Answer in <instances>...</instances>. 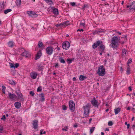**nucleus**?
Here are the masks:
<instances>
[{
    "mask_svg": "<svg viewBox=\"0 0 135 135\" xmlns=\"http://www.w3.org/2000/svg\"><path fill=\"white\" fill-rule=\"evenodd\" d=\"M119 40L117 37H113L111 40V43L110 46L113 48V49H116L118 47V45Z\"/></svg>",
    "mask_w": 135,
    "mask_h": 135,
    "instance_id": "1",
    "label": "nucleus"
},
{
    "mask_svg": "<svg viewBox=\"0 0 135 135\" xmlns=\"http://www.w3.org/2000/svg\"><path fill=\"white\" fill-rule=\"evenodd\" d=\"M91 105L90 104H88L83 107L84 109V115L85 117L88 116V114L89 112V110L90 109Z\"/></svg>",
    "mask_w": 135,
    "mask_h": 135,
    "instance_id": "2",
    "label": "nucleus"
},
{
    "mask_svg": "<svg viewBox=\"0 0 135 135\" xmlns=\"http://www.w3.org/2000/svg\"><path fill=\"white\" fill-rule=\"evenodd\" d=\"M127 10L129 12H133L135 11V1H133L131 4L127 6Z\"/></svg>",
    "mask_w": 135,
    "mask_h": 135,
    "instance_id": "3",
    "label": "nucleus"
},
{
    "mask_svg": "<svg viewBox=\"0 0 135 135\" xmlns=\"http://www.w3.org/2000/svg\"><path fill=\"white\" fill-rule=\"evenodd\" d=\"M97 73L99 76H103L105 74V69L103 66L99 68L98 69Z\"/></svg>",
    "mask_w": 135,
    "mask_h": 135,
    "instance_id": "4",
    "label": "nucleus"
},
{
    "mask_svg": "<svg viewBox=\"0 0 135 135\" xmlns=\"http://www.w3.org/2000/svg\"><path fill=\"white\" fill-rule=\"evenodd\" d=\"M69 106L70 109L72 112L74 111L75 108V104L73 101H70L69 102Z\"/></svg>",
    "mask_w": 135,
    "mask_h": 135,
    "instance_id": "5",
    "label": "nucleus"
},
{
    "mask_svg": "<svg viewBox=\"0 0 135 135\" xmlns=\"http://www.w3.org/2000/svg\"><path fill=\"white\" fill-rule=\"evenodd\" d=\"M70 46V44L69 42L67 41L64 42L62 45L63 48L65 50L68 49Z\"/></svg>",
    "mask_w": 135,
    "mask_h": 135,
    "instance_id": "6",
    "label": "nucleus"
},
{
    "mask_svg": "<svg viewBox=\"0 0 135 135\" xmlns=\"http://www.w3.org/2000/svg\"><path fill=\"white\" fill-rule=\"evenodd\" d=\"M46 54L49 55H51L53 51V48L51 47H48L46 49Z\"/></svg>",
    "mask_w": 135,
    "mask_h": 135,
    "instance_id": "7",
    "label": "nucleus"
},
{
    "mask_svg": "<svg viewBox=\"0 0 135 135\" xmlns=\"http://www.w3.org/2000/svg\"><path fill=\"white\" fill-rule=\"evenodd\" d=\"M27 13L29 16L32 17H35L37 16L36 13L34 11H28L27 12Z\"/></svg>",
    "mask_w": 135,
    "mask_h": 135,
    "instance_id": "8",
    "label": "nucleus"
},
{
    "mask_svg": "<svg viewBox=\"0 0 135 135\" xmlns=\"http://www.w3.org/2000/svg\"><path fill=\"white\" fill-rule=\"evenodd\" d=\"M30 74L31 78L33 79H36L38 75L36 72L34 71L31 72Z\"/></svg>",
    "mask_w": 135,
    "mask_h": 135,
    "instance_id": "9",
    "label": "nucleus"
},
{
    "mask_svg": "<svg viewBox=\"0 0 135 135\" xmlns=\"http://www.w3.org/2000/svg\"><path fill=\"white\" fill-rule=\"evenodd\" d=\"M95 99V98H94V99L91 101V103L95 107H97L98 106V102Z\"/></svg>",
    "mask_w": 135,
    "mask_h": 135,
    "instance_id": "10",
    "label": "nucleus"
},
{
    "mask_svg": "<svg viewBox=\"0 0 135 135\" xmlns=\"http://www.w3.org/2000/svg\"><path fill=\"white\" fill-rule=\"evenodd\" d=\"M22 55L26 58H29L31 56V54L29 52L27 51H25L22 53Z\"/></svg>",
    "mask_w": 135,
    "mask_h": 135,
    "instance_id": "11",
    "label": "nucleus"
},
{
    "mask_svg": "<svg viewBox=\"0 0 135 135\" xmlns=\"http://www.w3.org/2000/svg\"><path fill=\"white\" fill-rule=\"evenodd\" d=\"M101 44V42L100 41H97L96 43H94L92 46V47L94 49H95L97 48L98 46H99Z\"/></svg>",
    "mask_w": 135,
    "mask_h": 135,
    "instance_id": "12",
    "label": "nucleus"
},
{
    "mask_svg": "<svg viewBox=\"0 0 135 135\" xmlns=\"http://www.w3.org/2000/svg\"><path fill=\"white\" fill-rule=\"evenodd\" d=\"M101 43H102L100 45V46L98 47V48L99 49V50L101 52H103L105 50V46L104 45L102 44V42H101Z\"/></svg>",
    "mask_w": 135,
    "mask_h": 135,
    "instance_id": "13",
    "label": "nucleus"
},
{
    "mask_svg": "<svg viewBox=\"0 0 135 135\" xmlns=\"http://www.w3.org/2000/svg\"><path fill=\"white\" fill-rule=\"evenodd\" d=\"M8 95L10 98L12 100H15L17 98V97L15 94L12 93H9Z\"/></svg>",
    "mask_w": 135,
    "mask_h": 135,
    "instance_id": "14",
    "label": "nucleus"
},
{
    "mask_svg": "<svg viewBox=\"0 0 135 135\" xmlns=\"http://www.w3.org/2000/svg\"><path fill=\"white\" fill-rule=\"evenodd\" d=\"M41 50H39L37 53L36 57L35 58V60L39 59L41 55Z\"/></svg>",
    "mask_w": 135,
    "mask_h": 135,
    "instance_id": "15",
    "label": "nucleus"
},
{
    "mask_svg": "<svg viewBox=\"0 0 135 135\" xmlns=\"http://www.w3.org/2000/svg\"><path fill=\"white\" fill-rule=\"evenodd\" d=\"M15 44L13 41H9L8 43V45L9 47H12L15 46Z\"/></svg>",
    "mask_w": 135,
    "mask_h": 135,
    "instance_id": "16",
    "label": "nucleus"
},
{
    "mask_svg": "<svg viewBox=\"0 0 135 135\" xmlns=\"http://www.w3.org/2000/svg\"><path fill=\"white\" fill-rule=\"evenodd\" d=\"M38 121L36 120L33 121V128L35 129H36L38 127Z\"/></svg>",
    "mask_w": 135,
    "mask_h": 135,
    "instance_id": "17",
    "label": "nucleus"
},
{
    "mask_svg": "<svg viewBox=\"0 0 135 135\" xmlns=\"http://www.w3.org/2000/svg\"><path fill=\"white\" fill-rule=\"evenodd\" d=\"M15 106L16 108L19 109L21 107V104L18 102H16L15 103Z\"/></svg>",
    "mask_w": 135,
    "mask_h": 135,
    "instance_id": "18",
    "label": "nucleus"
},
{
    "mask_svg": "<svg viewBox=\"0 0 135 135\" xmlns=\"http://www.w3.org/2000/svg\"><path fill=\"white\" fill-rule=\"evenodd\" d=\"M69 22L68 21H67L64 22H63L61 23L62 26H67L69 25Z\"/></svg>",
    "mask_w": 135,
    "mask_h": 135,
    "instance_id": "19",
    "label": "nucleus"
},
{
    "mask_svg": "<svg viewBox=\"0 0 135 135\" xmlns=\"http://www.w3.org/2000/svg\"><path fill=\"white\" fill-rule=\"evenodd\" d=\"M86 78V77L84 75H80L79 77V79L80 81H83Z\"/></svg>",
    "mask_w": 135,
    "mask_h": 135,
    "instance_id": "20",
    "label": "nucleus"
},
{
    "mask_svg": "<svg viewBox=\"0 0 135 135\" xmlns=\"http://www.w3.org/2000/svg\"><path fill=\"white\" fill-rule=\"evenodd\" d=\"M39 97L40 98L41 100L43 101L45 100L44 95L43 93H41L39 95Z\"/></svg>",
    "mask_w": 135,
    "mask_h": 135,
    "instance_id": "21",
    "label": "nucleus"
},
{
    "mask_svg": "<svg viewBox=\"0 0 135 135\" xmlns=\"http://www.w3.org/2000/svg\"><path fill=\"white\" fill-rule=\"evenodd\" d=\"M115 114L116 115L120 111V108H115L114 109Z\"/></svg>",
    "mask_w": 135,
    "mask_h": 135,
    "instance_id": "22",
    "label": "nucleus"
},
{
    "mask_svg": "<svg viewBox=\"0 0 135 135\" xmlns=\"http://www.w3.org/2000/svg\"><path fill=\"white\" fill-rule=\"evenodd\" d=\"M127 54V50L125 49H122V54L123 56H125Z\"/></svg>",
    "mask_w": 135,
    "mask_h": 135,
    "instance_id": "23",
    "label": "nucleus"
},
{
    "mask_svg": "<svg viewBox=\"0 0 135 135\" xmlns=\"http://www.w3.org/2000/svg\"><path fill=\"white\" fill-rule=\"evenodd\" d=\"M16 93L17 95L18 96L19 99H21L22 98V95H21V93L20 92V91L18 92H16Z\"/></svg>",
    "mask_w": 135,
    "mask_h": 135,
    "instance_id": "24",
    "label": "nucleus"
},
{
    "mask_svg": "<svg viewBox=\"0 0 135 135\" xmlns=\"http://www.w3.org/2000/svg\"><path fill=\"white\" fill-rule=\"evenodd\" d=\"M53 13L55 15H58V11L57 9L54 8L53 10Z\"/></svg>",
    "mask_w": 135,
    "mask_h": 135,
    "instance_id": "25",
    "label": "nucleus"
},
{
    "mask_svg": "<svg viewBox=\"0 0 135 135\" xmlns=\"http://www.w3.org/2000/svg\"><path fill=\"white\" fill-rule=\"evenodd\" d=\"M59 59L61 63L63 64H64L65 63V61L62 57H60L59 58Z\"/></svg>",
    "mask_w": 135,
    "mask_h": 135,
    "instance_id": "26",
    "label": "nucleus"
},
{
    "mask_svg": "<svg viewBox=\"0 0 135 135\" xmlns=\"http://www.w3.org/2000/svg\"><path fill=\"white\" fill-rule=\"evenodd\" d=\"M80 26L81 27H85V23L84 21H82L80 23Z\"/></svg>",
    "mask_w": 135,
    "mask_h": 135,
    "instance_id": "27",
    "label": "nucleus"
},
{
    "mask_svg": "<svg viewBox=\"0 0 135 135\" xmlns=\"http://www.w3.org/2000/svg\"><path fill=\"white\" fill-rule=\"evenodd\" d=\"M46 3L50 5H51L53 4V2L51 0H44Z\"/></svg>",
    "mask_w": 135,
    "mask_h": 135,
    "instance_id": "28",
    "label": "nucleus"
},
{
    "mask_svg": "<svg viewBox=\"0 0 135 135\" xmlns=\"http://www.w3.org/2000/svg\"><path fill=\"white\" fill-rule=\"evenodd\" d=\"M8 82L12 85H15L16 83L12 80H9Z\"/></svg>",
    "mask_w": 135,
    "mask_h": 135,
    "instance_id": "29",
    "label": "nucleus"
},
{
    "mask_svg": "<svg viewBox=\"0 0 135 135\" xmlns=\"http://www.w3.org/2000/svg\"><path fill=\"white\" fill-rule=\"evenodd\" d=\"M12 11V10L10 9H8L6 10H4V13L5 14H7L9 12H11Z\"/></svg>",
    "mask_w": 135,
    "mask_h": 135,
    "instance_id": "30",
    "label": "nucleus"
},
{
    "mask_svg": "<svg viewBox=\"0 0 135 135\" xmlns=\"http://www.w3.org/2000/svg\"><path fill=\"white\" fill-rule=\"evenodd\" d=\"M16 3L17 6H20L21 4V0H16Z\"/></svg>",
    "mask_w": 135,
    "mask_h": 135,
    "instance_id": "31",
    "label": "nucleus"
},
{
    "mask_svg": "<svg viewBox=\"0 0 135 135\" xmlns=\"http://www.w3.org/2000/svg\"><path fill=\"white\" fill-rule=\"evenodd\" d=\"M130 69L129 66H128V67L126 70L127 73V74H129L130 73Z\"/></svg>",
    "mask_w": 135,
    "mask_h": 135,
    "instance_id": "32",
    "label": "nucleus"
},
{
    "mask_svg": "<svg viewBox=\"0 0 135 135\" xmlns=\"http://www.w3.org/2000/svg\"><path fill=\"white\" fill-rule=\"evenodd\" d=\"M95 129V127H92L90 128V134H91L93 132Z\"/></svg>",
    "mask_w": 135,
    "mask_h": 135,
    "instance_id": "33",
    "label": "nucleus"
},
{
    "mask_svg": "<svg viewBox=\"0 0 135 135\" xmlns=\"http://www.w3.org/2000/svg\"><path fill=\"white\" fill-rule=\"evenodd\" d=\"M4 5L3 4H0V12H1L2 10L3 9Z\"/></svg>",
    "mask_w": 135,
    "mask_h": 135,
    "instance_id": "34",
    "label": "nucleus"
},
{
    "mask_svg": "<svg viewBox=\"0 0 135 135\" xmlns=\"http://www.w3.org/2000/svg\"><path fill=\"white\" fill-rule=\"evenodd\" d=\"M43 67L42 66H38V70H41L43 69Z\"/></svg>",
    "mask_w": 135,
    "mask_h": 135,
    "instance_id": "35",
    "label": "nucleus"
},
{
    "mask_svg": "<svg viewBox=\"0 0 135 135\" xmlns=\"http://www.w3.org/2000/svg\"><path fill=\"white\" fill-rule=\"evenodd\" d=\"M43 45L41 41H39L38 43V46L39 47H41Z\"/></svg>",
    "mask_w": 135,
    "mask_h": 135,
    "instance_id": "36",
    "label": "nucleus"
},
{
    "mask_svg": "<svg viewBox=\"0 0 135 135\" xmlns=\"http://www.w3.org/2000/svg\"><path fill=\"white\" fill-rule=\"evenodd\" d=\"M132 61V59H130L128 60L127 63L128 66H129L128 64L131 63Z\"/></svg>",
    "mask_w": 135,
    "mask_h": 135,
    "instance_id": "37",
    "label": "nucleus"
},
{
    "mask_svg": "<svg viewBox=\"0 0 135 135\" xmlns=\"http://www.w3.org/2000/svg\"><path fill=\"white\" fill-rule=\"evenodd\" d=\"M42 88L41 86H39L38 87L37 89V92L41 91L42 90Z\"/></svg>",
    "mask_w": 135,
    "mask_h": 135,
    "instance_id": "38",
    "label": "nucleus"
},
{
    "mask_svg": "<svg viewBox=\"0 0 135 135\" xmlns=\"http://www.w3.org/2000/svg\"><path fill=\"white\" fill-rule=\"evenodd\" d=\"M9 64L10 66V67L11 68H14L15 64H14L9 63Z\"/></svg>",
    "mask_w": 135,
    "mask_h": 135,
    "instance_id": "39",
    "label": "nucleus"
},
{
    "mask_svg": "<svg viewBox=\"0 0 135 135\" xmlns=\"http://www.w3.org/2000/svg\"><path fill=\"white\" fill-rule=\"evenodd\" d=\"M73 59L72 60L70 59H67V61L68 62H69L68 63L69 64H70L72 62V61H73Z\"/></svg>",
    "mask_w": 135,
    "mask_h": 135,
    "instance_id": "40",
    "label": "nucleus"
},
{
    "mask_svg": "<svg viewBox=\"0 0 135 135\" xmlns=\"http://www.w3.org/2000/svg\"><path fill=\"white\" fill-rule=\"evenodd\" d=\"M68 129V127L67 126H66L64 128H62V130L63 131H67Z\"/></svg>",
    "mask_w": 135,
    "mask_h": 135,
    "instance_id": "41",
    "label": "nucleus"
},
{
    "mask_svg": "<svg viewBox=\"0 0 135 135\" xmlns=\"http://www.w3.org/2000/svg\"><path fill=\"white\" fill-rule=\"evenodd\" d=\"M62 109L64 110H66L67 107L65 105H63L62 106Z\"/></svg>",
    "mask_w": 135,
    "mask_h": 135,
    "instance_id": "42",
    "label": "nucleus"
},
{
    "mask_svg": "<svg viewBox=\"0 0 135 135\" xmlns=\"http://www.w3.org/2000/svg\"><path fill=\"white\" fill-rule=\"evenodd\" d=\"M104 32V31L103 30H102V29H101V30L99 29V30L97 31V32L98 33H99L100 32Z\"/></svg>",
    "mask_w": 135,
    "mask_h": 135,
    "instance_id": "43",
    "label": "nucleus"
},
{
    "mask_svg": "<svg viewBox=\"0 0 135 135\" xmlns=\"http://www.w3.org/2000/svg\"><path fill=\"white\" fill-rule=\"evenodd\" d=\"M30 94L32 96H33L35 94V93H34V92L32 91H31L30 92Z\"/></svg>",
    "mask_w": 135,
    "mask_h": 135,
    "instance_id": "44",
    "label": "nucleus"
},
{
    "mask_svg": "<svg viewBox=\"0 0 135 135\" xmlns=\"http://www.w3.org/2000/svg\"><path fill=\"white\" fill-rule=\"evenodd\" d=\"M125 124L126 125H127V128H129V126H130V124H128L127 123V122H125Z\"/></svg>",
    "mask_w": 135,
    "mask_h": 135,
    "instance_id": "45",
    "label": "nucleus"
},
{
    "mask_svg": "<svg viewBox=\"0 0 135 135\" xmlns=\"http://www.w3.org/2000/svg\"><path fill=\"white\" fill-rule=\"evenodd\" d=\"M6 116L5 115H4L1 118V119L2 120H3L4 121L5 120V119H6Z\"/></svg>",
    "mask_w": 135,
    "mask_h": 135,
    "instance_id": "46",
    "label": "nucleus"
},
{
    "mask_svg": "<svg viewBox=\"0 0 135 135\" xmlns=\"http://www.w3.org/2000/svg\"><path fill=\"white\" fill-rule=\"evenodd\" d=\"M3 128L2 126L0 125V133H1L2 132Z\"/></svg>",
    "mask_w": 135,
    "mask_h": 135,
    "instance_id": "47",
    "label": "nucleus"
},
{
    "mask_svg": "<svg viewBox=\"0 0 135 135\" xmlns=\"http://www.w3.org/2000/svg\"><path fill=\"white\" fill-rule=\"evenodd\" d=\"M19 66V64L18 63H16L15 64L14 68H17Z\"/></svg>",
    "mask_w": 135,
    "mask_h": 135,
    "instance_id": "48",
    "label": "nucleus"
},
{
    "mask_svg": "<svg viewBox=\"0 0 135 135\" xmlns=\"http://www.w3.org/2000/svg\"><path fill=\"white\" fill-rule=\"evenodd\" d=\"M108 125L109 126H111L113 124L112 122L111 121H109L108 122Z\"/></svg>",
    "mask_w": 135,
    "mask_h": 135,
    "instance_id": "49",
    "label": "nucleus"
},
{
    "mask_svg": "<svg viewBox=\"0 0 135 135\" xmlns=\"http://www.w3.org/2000/svg\"><path fill=\"white\" fill-rule=\"evenodd\" d=\"M70 4L73 6H75L76 4L74 2H71Z\"/></svg>",
    "mask_w": 135,
    "mask_h": 135,
    "instance_id": "50",
    "label": "nucleus"
},
{
    "mask_svg": "<svg viewBox=\"0 0 135 135\" xmlns=\"http://www.w3.org/2000/svg\"><path fill=\"white\" fill-rule=\"evenodd\" d=\"M2 88L3 92V93H4L5 90V87L4 86H2Z\"/></svg>",
    "mask_w": 135,
    "mask_h": 135,
    "instance_id": "51",
    "label": "nucleus"
},
{
    "mask_svg": "<svg viewBox=\"0 0 135 135\" xmlns=\"http://www.w3.org/2000/svg\"><path fill=\"white\" fill-rule=\"evenodd\" d=\"M132 110L134 113H135V105L133 106V107L132 109Z\"/></svg>",
    "mask_w": 135,
    "mask_h": 135,
    "instance_id": "52",
    "label": "nucleus"
},
{
    "mask_svg": "<svg viewBox=\"0 0 135 135\" xmlns=\"http://www.w3.org/2000/svg\"><path fill=\"white\" fill-rule=\"evenodd\" d=\"M61 23L60 24H57L56 25V26L57 27H58L60 26H62L61 25Z\"/></svg>",
    "mask_w": 135,
    "mask_h": 135,
    "instance_id": "53",
    "label": "nucleus"
},
{
    "mask_svg": "<svg viewBox=\"0 0 135 135\" xmlns=\"http://www.w3.org/2000/svg\"><path fill=\"white\" fill-rule=\"evenodd\" d=\"M58 66V64L57 63L55 65V68H57Z\"/></svg>",
    "mask_w": 135,
    "mask_h": 135,
    "instance_id": "54",
    "label": "nucleus"
},
{
    "mask_svg": "<svg viewBox=\"0 0 135 135\" xmlns=\"http://www.w3.org/2000/svg\"><path fill=\"white\" fill-rule=\"evenodd\" d=\"M83 31V29H81L80 30H79V29H78L77 30V31Z\"/></svg>",
    "mask_w": 135,
    "mask_h": 135,
    "instance_id": "55",
    "label": "nucleus"
},
{
    "mask_svg": "<svg viewBox=\"0 0 135 135\" xmlns=\"http://www.w3.org/2000/svg\"><path fill=\"white\" fill-rule=\"evenodd\" d=\"M73 81H75L76 80V78L75 77H74L73 78Z\"/></svg>",
    "mask_w": 135,
    "mask_h": 135,
    "instance_id": "56",
    "label": "nucleus"
},
{
    "mask_svg": "<svg viewBox=\"0 0 135 135\" xmlns=\"http://www.w3.org/2000/svg\"><path fill=\"white\" fill-rule=\"evenodd\" d=\"M43 130L42 129L41 130V131H40V134H42V132L43 131Z\"/></svg>",
    "mask_w": 135,
    "mask_h": 135,
    "instance_id": "57",
    "label": "nucleus"
},
{
    "mask_svg": "<svg viewBox=\"0 0 135 135\" xmlns=\"http://www.w3.org/2000/svg\"><path fill=\"white\" fill-rule=\"evenodd\" d=\"M74 127L75 128H76L78 127V125L77 124H75L74 125Z\"/></svg>",
    "mask_w": 135,
    "mask_h": 135,
    "instance_id": "58",
    "label": "nucleus"
},
{
    "mask_svg": "<svg viewBox=\"0 0 135 135\" xmlns=\"http://www.w3.org/2000/svg\"><path fill=\"white\" fill-rule=\"evenodd\" d=\"M129 90H130V91H131L132 90V89H131V87H129Z\"/></svg>",
    "mask_w": 135,
    "mask_h": 135,
    "instance_id": "59",
    "label": "nucleus"
},
{
    "mask_svg": "<svg viewBox=\"0 0 135 135\" xmlns=\"http://www.w3.org/2000/svg\"><path fill=\"white\" fill-rule=\"evenodd\" d=\"M132 127L133 129H135V125H133Z\"/></svg>",
    "mask_w": 135,
    "mask_h": 135,
    "instance_id": "60",
    "label": "nucleus"
},
{
    "mask_svg": "<svg viewBox=\"0 0 135 135\" xmlns=\"http://www.w3.org/2000/svg\"><path fill=\"white\" fill-rule=\"evenodd\" d=\"M131 109V108L130 107H128L127 109V110H129Z\"/></svg>",
    "mask_w": 135,
    "mask_h": 135,
    "instance_id": "61",
    "label": "nucleus"
},
{
    "mask_svg": "<svg viewBox=\"0 0 135 135\" xmlns=\"http://www.w3.org/2000/svg\"><path fill=\"white\" fill-rule=\"evenodd\" d=\"M105 131H109V129L107 128H106Z\"/></svg>",
    "mask_w": 135,
    "mask_h": 135,
    "instance_id": "62",
    "label": "nucleus"
},
{
    "mask_svg": "<svg viewBox=\"0 0 135 135\" xmlns=\"http://www.w3.org/2000/svg\"><path fill=\"white\" fill-rule=\"evenodd\" d=\"M92 120V119L91 118H90L89 119V123H90L91 122V120Z\"/></svg>",
    "mask_w": 135,
    "mask_h": 135,
    "instance_id": "63",
    "label": "nucleus"
},
{
    "mask_svg": "<svg viewBox=\"0 0 135 135\" xmlns=\"http://www.w3.org/2000/svg\"><path fill=\"white\" fill-rule=\"evenodd\" d=\"M101 135H104V133L103 132H101Z\"/></svg>",
    "mask_w": 135,
    "mask_h": 135,
    "instance_id": "64",
    "label": "nucleus"
}]
</instances>
